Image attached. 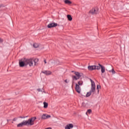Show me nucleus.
Returning <instances> with one entry per match:
<instances>
[{"label": "nucleus", "mask_w": 129, "mask_h": 129, "mask_svg": "<svg viewBox=\"0 0 129 129\" xmlns=\"http://www.w3.org/2000/svg\"><path fill=\"white\" fill-rule=\"evenodd\" d=\"M38 61L39 59L38 58H25L23 61H19V65L20 67H24V66H26V65H29L30 67H32V66H36Z\"/></svg>", "instance_id": "1"}, {"label": "nucleus", "mask_w": 129, "mask_h": 129, "mask_svg": "<svg viewBox=\"0 0 129 129\" xmlns=\"http://www.w3.org/2000/svg\"><path fill=\"white\" fill-rule=\"evenodd\" d=\"M37 119V117H33L29 118L28 120L23 121L17 125L18 127H22L24 125H33L34 122Z\"/></svg>", "instance_id": "2"}, {"label": "nucleus", "mask_w": 129, "mask_h": 129, "mask_svg": "<svg viewBox=\"0 0 129 129\" xmlns=\"http://www.w3.org/2000/svg\"><path fill=\"white\" fill-rule=\"evenodd\" d=\"M98 66H89L88 67V70L92 71V70H100L101 69V73L102 74L105 72V68L100 63L98 64Z\"/></svg>", "instance_id": "3"}, {"label": "nucleus", "mask_w": 129, "mask_h": 129, "mask_svg": "<svg viewBox=\"0 0 129 129\" xmlns=\"http://www.w3.org/2000/svg\"><path fill=\"white\" fill-rule=\"evenodd\" d=\"M91 82V91L92 93H94L95 92V83L94 81H92V80H90Z\"/></svg>", "instance_id": "4"}, {"label": "nucleus", "mask_w": 129, "mask_h": 129, "mask_svg": "<svg viewBox=\"0 0 129 129\" xmlns=\"http://www.w3.org/2000/svg\"><path fill=\"white\" fill-rule=\"evenodd\" d=\"M75 74L76 76H73V80H78V79H79L80 77H81V76L80 75V73L78 72H75Z\"/></svg>", "instance_id": "5"}, {"label": "nucleus", "mask_w": 129, "mask_h": 129, "mask_svg": "<svg viewBox=\"0 0 129 129\" xmlns=\"http://www.w3.org/2000/svg\"><path fill=\"white\" fill-rule=\"evenodd\" d=\"M98 13V9H92L90 12V14H92V15H96Z\"/></svg>", "instance_id": "6"}, {"label": "nucleus", "mask_w": 129, "mask_h": 129, "mask_svg": "<svg viewBox=\"0 0 129 129\" xmlns=\"http://www.w3.org/2000/svg\"><path fill=\"white\" fill-rule=\"evenodd\" d=\"M76 91L78 92V93H80L81 92V88L80 86L78 85V84H76V87H75Z\"/></svg>", "instance_id": "7"}, {"label": "nucleus", "mask_w": 129, "mask_h": 129, "mask_svg": "<svg viewBox=\"0 0 129 129\" xmlns=\"http://www.w3.org/2000/svg\"><path fill=\"white\" fill-rule=\"evenodd\" d=\"M58 26V24L57 23H49L47 25V28H54V27H57Z\"/></svg>", "instance_id": "8"}, {"label": "nucleus", "mask_w": 129, "mask_h": 129, "mask_svg": "<svg viewBox=\"0 0 129 129\" xmlns=\"http://www.w3.org/2000/svg\"><path fill=\"white\" fill-rule=\"evenodd\" d=\"M51 115L47 114H43L41 117L42 119H47V118H50Z\"/></svg>", "instance_id": "9"}, {"label": "nucleus", "mask_w": 129, "mask_h": 129, "mask_svg": "<svg viewBox=\"0 0 129 129\" xmlns=\"http://www.w3.org/2000/svg\"><path fill=\"white\" fill-rule=\"evenodd\" d=\"M74 126L73 125V124H68V125H66L65 127L66 129H71V128H73V127Z\"/></svg>", "instance_id": "10"}, {"label": "nucleus", "mask_w": 129, "mask_h": 129, "mask_svg": "<svg viewBox=\"0 0 129 129\" xmlns=\"http://www.w3.org/2000/svg\"><path fill=\"white\" fill-rule=\"evenodd\" d=\"M42 73L43 74H45V75H51V74H52V72L49 71H44Z\"/></svg>", "instance_id": "11"}, {"label": "nucleus", "mask_w": 129, "mask_h": 129, "mask_svg": "<svg viewBox=\"0 0 129 129\" xmlns=\"http://www.w3.org/2000/svg\"><path fill=\"white\" fill-rule=\"evenodd\" d=\"M64 3L67 5H71V4H72V2H71V1H70L69 0H65Z\"/></svg>", "instance_id": "12"}, {"label": "nucleus", "mask_w": 129, "mask_h": 129, "mask_svg": "<svg viewBox=\"0 0 129 129\" xmlns=\"http://www.w3.org/2000/svg\"><path fill=\"white\" fill-rule=\"evenodd\" d=\"M43 107L44 108H47L48 107V103L46 102H43Z\"/></svg>", "instance_id": "13"}, {"label": "nucleus", "mask_w": 129, "mask_h": 129, "mask_svg": "<svg viewBox=\"0 0 129 129\" xmlns=\"http://www.w3.org/2000/svg\"><path fill=\"white\" fill-rule=\"evenodd\" d=\"M67 18L69 21H72V16L70 15H67Z\"/></svg>", "instance_id": "14"}, {"label": "nucleus", "mask_w": 129, "mask_h": 129, "mask_svg": "<svg viewBox=\"0 0 129 129\" xmlns=\"http://www.w3.org/2000/svg\"><path fill=\"white\" fill-rule=\"evenodd\" d=\"M92 92L91 91H90L89 92L87 93V94L86 95V97H89V96H90L91 95V93Z\"/></svg>", "instance_id": "15"}, {"label": "nucleus", "mask_w": 129, "mask_h": 129, "mask_svg": "<svg viewBox=\"0 0 129 129\" xmlns=\"http://www.w3.org/2000/svg\"><path fill=\"white\" fill-rule=\"evenodd\" d=\"M49 65H52V66H55L56 65V63H55V61H50L49 63Z\"/></svg>", "instance_id": "16"}, {"label": "nucleus", "mask_w": 129, "mask_h": 129, "mask_svg": "<svg viewBox=\"0 0 129 129\" xmlns=\"http://www.w3.org/2000/svg\"><path fill=\"white\" fill-rule=\"evenodd\" d=\"M83 84V82L82 81H80L78 82V85L79 86H81V85H82Z\"/></svg>", "instance_id": "17"}, {"label": "nucleus", "mask_w": 129, "mask_h": 129, "mask_svg": "<svg viewBox=\"0 0 129 129\" xmlns=\"http://www.w3.org/2000/svg\"><path fill=\"white\" fill-rule=\"evenodd\" d=\"M34 48H38L39 47V44L38 43H34L33 44Z\"/></svg>", "instance_id": "18"}, {"label": "nucleus", "mask_w": 129, "mask_h": 129, "mask_svg": "<svg viewBox=\"0 0 129 129\" xmlns=\"http://www.w3.org/2000/svg\"><path fill=\"white\" fill-rule=\"evenodd\" d=\"M100 88V86L99 85H97V90L98 91V93H99V89Z\"/></svg>", "instance_id": "19"}, {"label": "nucleus", "mask_w": 129, "mask_h": 129, "mask_svg": "<svg viewBox=\"0 0 129 129\" xmlns=\"http://www.w3.org/2000/svg\"><path fill=\"white\" fill-rule=\"evenodd\" d=\"M91 112H92V111L91 110V109H88L87 110V112H86V114L87 115V113H89V114H90Z\"/></svg>", "instance_id": "20"}, {"label": "nucleus", "mask_w": 129, "mask_h": 129, "mask_svg": "<svg viewBox=\"0 0 129 129\" xmlns=\"http://www.w3.org/2000/svg\"><path fill=\"white\" fill-rule=\"evenodd\" d=\"M109 72L112 73L113 74H115V71H114V70H113V69H112L111 71H109Z\"/></svg>", "instance_id": "21"}, {"label": "nucleus", "mask_w": 129, "mask_h": 129, "mask_svg": "<svg viewBox=\"0 0 129 129\" xmlns=\"http://www.w3.org/2000/svg\"><path fill=\"white\" fill-rule=\"evenodd\" d=\"M3 42H4V40L0 38V43H3Z\"/></svg>", "instance_id": "22"}, {"label": "nucleus", "mask_w": 129, "mask_h": 129, "mask_svg": "<svg viewBox=\"0 0 129 129\" xmlns=\"http://www.w3.org/2000/svg\"><path fill=\"white\" fill-rule=\"evenodd\" d=\"M37 91H38V92H40L41 91H42V90H41V89H38Z\"/></svg>", "instance_id": "23"}, {"label": "nucleus", "mask_w": 129, "mask_h": 129, "mask_svg": "<svg viewBox=\"0 0 129 129\" xmlns=\"http://www.w3.org/2000/svg\"><path fill=\"white\" fill-rule=\"evenodd\" d=\"M17 119H18V118H14L13 119V121H16V120H17Z\"/></svg>", "instance_id": "24"}, {"label": "nucleus", "mask_w": 129, "mask_h": 129, "mask_svg": "<svg viewBox=\"0 0 129 129\" xmlns=\"http://www.w3.org/2000/svg\"><path fill=\"white\" fill-rule=\"evenodd\" d=\"M64 82H66V83H68V81L67 80H66L64 81Z\"/></svg>", "instance_id": "25"}, {"label": "nucleus", "mask_w": 129, "mask_h": 129, "mask_svg": "<svg viewBox=\"0 0 129 129\" xmlns=\"http://www.w3.org/2000/svg\"><path fill=\"white\" fill-rule=\"evenodd\" d=\"M20 118H25V117H21V116H20Z\"/></svg>", "instance_id": "26"}, {"label": "nucleus", "mask_w": 129, "mask_h": 129, "mask_svg": "<svg viewBox=\"0 0 129 129\" xmlns=\"http://www.w3.org/2000/svg\"><path fill=\"white\" fill-rule=\"evenodd\" d=\"M44 63L46 64L47 63V61H46V60H44Z\"/></svg>", "instance_id": "27"}]
</instances>
